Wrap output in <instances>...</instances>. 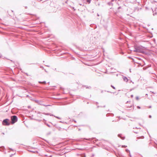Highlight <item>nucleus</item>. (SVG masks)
<instances>
[{
  "mask_svg": "<svg viewBox=\"0 0 157 157\" xmlns=\"http://www.w3.org/2000/svg\"><path fill=\"white\" fill-rule=\"evenodd\" d=\"M131 98H133V95H131Z\"/></svg>",
  "mask_w": 157,
  "mask_h": 157,
  "instance_id": "ddd939ff",
  "label": "nucleus"
},
{
  "mask_svg": "<svg viewBox=\"0 0 157 157\" xmlns=\"http://www.w3.org/2000/svg\"><path fill=\"white\" fill-rule=\"evenodd\" d=\"M127 147L126 146H125V145H122V147Z\"/></svg>",
  "mask_w": 157,
  "mask_h": 157,
  "instance_id": "1a4fd4ad",
  "label": "nucleus"
},
{
  "mask_svg": "<svg viewBox=\"0 0 157 157\" xmlns=\"http://www.w3.org/2000/svg\"><path fill=\"white\" fill-rule=\"evenodd\" d=\"M111 87H112L113 89H115V87L114 86H112V85H111Z\"/></svg>",
  "mask_w": 157,
  "mask_h": 157,
  "instance_id": "9d476101",
  "label": "nucleus"
},
{
  "mask_svg": "<svg viewBox=\"0 0 157 157\" xmlns=\"http://www.w3.org/2000/svg\"><path fill=\"white\" fill-rule=\"evenodd\" d=\"M56 117L58 119H60V118L58 117Z\"/></svg>",
  "mask_w": 157,
  "mask_h": 157,
  "instance_id": "dca6fc26",
  "label": "nucleus"
},
{
  "mask_svg": "<svg viewBox=\"0 0 157 157\" xmlns=\"http://www.w3.org/2000/svg\"><path fill=\"white\" fill-rule=\"evenodd\" d=\"M136 100H138V99H139V98H138V97H136Z\"/></svg>",
  "mask_w": 157,
  "mask_h": 157,
  "instance_id": "9b49d317",
  "label": "nucleus"
},
{
  "mask_svg": "<svg viewBox=\"0 0 157 157\" xmlns=\"http://www.w3.org/2000/svg\"><path fill=\"white\" fill-rule=\"evenodd\" d=\"M146 95H147V94H146Z\"/></svg>",
  "mask_w": 157,
  "mask_h": 157,
  "instance_id": "6ab92c4d",
  "label": "nucleus"
},
{
  "mask_svg": "<svg viewBox=\"0 0 157 157\" xmlns=\"http://www.w3.org/2000/svg\"><path fill=\"white\" fill-rule=\"evenodd\" d=\"M98 16H99V15L98 14Z\"/></svg>",
  "mask_w": 157,
  "mask_h": 157,
  "instance_id": "aec40b11",
  "label": "nucleus"
},
{
  "mask_svg": "<svg viewBox=\"0 0 157 157\" xmlns=\"http://www.w3.org/2000/svg\"><path fill=\"white\" fill-rule=\"evenodd\" d=\"M137 108L138 109H140V107L139 106H137Z\"/></svg>",
  "mask_w": 157,
  "mask_h": 157,
  "instance_id": "f8f14e48",
  "label": "nucleus"
},
{
  "mask_svg": "<svg viewBox=\"0 0 157 157\" xmlns=\"http://www.w3.org/2000/svg\"><path fill=\"white\" fill-rule=\"evenodd\" d=\"M151 106L149 107V108H151Z\"/></svg>",
  "mask_w": 157,
  "mask_h": 157,
  "instance_id": "a211bd4d",
  "label": "nucleus"
},
{
  "mask_svg": "<svg viewBox=\"0 0 157 157\" xmlns=\"http://www.w3.org/2000/svg\"><path fill=\"white\" fill-rule=\"evenodd\" d=\"M47 125L48 127H50V126L48 124H47Z\"/></svg>",
  "mask_w": 157,
  "mask_h": 157,
  "instance_id": "4468645a",
  "label": "nucleus"
},
{
  "mask_svg": "<svg viewBox=\"0 0 157 157\" xmlns=\"http://www.w3.org/2000/svg\"><path fill=\"white\" fill-rule=\"evenodd\" d=\"M85 157V155H84V156H83V157Z\"/></svg>",
  "mask_w": 157,
  "mask_h": 157,
  "instance_id": "f3484780",
  "label": "nucleus"
},
{
  "mask_svg": "<svg viewBox=\"0 0 157 157\" xmlns=\"http://www.w3.org/2000/svg\"><path fill=\"white\" fill-rule=\"evenodd\" d=\"M126 151L127 152H129L130 153V151L128 149H126Z\"/></svg>",
  "mask_w": 157,
  "mask_h": 157,
  "instance_id": "6e6552de",
  "label": "nucleus"
},
{
  "mask_svg": "<svg viewBox=\"0 0 157 157\" xmlns=\"http://www.w3.org/2000/svg\"><path fill=\"white\" fill-rule=\"evenodd\" d=\"M118 136L120 138H121L122 139L124 140V138H123L121 137V134H118Z\"/></svg>",
  "mask_w": 157,
  "mask_h": 157,
  "instance_id": "423d86ee",
  "label": "nucleus"
},
{
  "mask_svg": "<svg viewBox=\"0 0 157 157\" xmlns=\"http://www.w3.org/2000/svg\"><path fill=\"white\" fill-rule=\"evenodd\" d=\"M149 117L150 118H151V115H149Z\"/></svg>",
  "mask_w": 157,
  "mask_h": 157,
  "instance_id": "2eb2a0df",
  "label": "nucleus"
},
{
  "mask_svg": "<svg viewBox=\"0 0 157 157\" xmlns=\"http://www.w3.org/2000/svg\"><path fill=\"white\" fill-rule=\"evenodd\" d=\"M155 14H157V8H156L155 9V13H154L153 14L154 15Z\"/></svg>",
  "mask_w": 157,
  "mask_h": 157,
  "instance_id": "0eeeda50",
  "label": "nucleus"
},
{
  "mask_svg": "<svg viewBox=\"0 0 157 157\" xmlns=\"http://www.w3.org/2000/svg\"><path fill=\"white\" fill-rule=\"evenodd\" d=\"M39 83H43V84H45L46 83V82L45 81H44L43 82L39 81Z\"/></svg>",
  "mask_w": 157,
  "mask_h": 157,
  "instance_id": "39448f33",
  "label": "nucleus"
},
{
  "mask_svg": "<svg viewBox=\"0 0 157 157\" xmlns=\"http://www.w3.org/2000/svg\"><path fill=\"white\" fill-rule=\"evenodd\" d=\"M123 79L126 82H127L128 80V79L126 77L124 76L123 77Z\"/></svg>",
  "mask_w": 157,
  "mask_h": 157,
  "instance_id": "20e7f679",
  "label": "nucleus"
},
{
  "mask_svg": "<svg viewBox=\"0 0 157 157\" xmlns=\"http://www.w3.org/2000/svg\"><path fill=\"white\" fill-rule=\"evenodd\" d=\"M9 120L8 119H6L5 120H4L3 121V124L6 125H10L9 123L8 122V121H9Z\"/></svg>",
  "mask_w": 157,
  "mask_h": 157,
  "instance_id": "7ed1b4c3",
  "label": "nucleus"
},
{
  "mask_svg": "<svg viewBox=\"0 0 157 157\" xmlns=\"http://www.w3.org/2000/svg\"><path fill=\"white\" fill-rule=\"evenodd\" d=\"M134 52H141L143 53L144 52V47L142 46H138L135 47Z\"/></svg>",
  "mask_w": 157,
  "mask_h": 157,
  "instance_id": "f257e3e1",
  "label": "nucleus"
},
{
  "mask_svg": "<svg viewBox=\"0 0 157 157\" xmlns=\"http://www.w3.org/2000/svg\"><path fill=\"white\" fill-rule=\"evenodd\" d=\"M11 123L12 124H14L17 121V117L15 115L11 117Z\"/></svg>",
  "mask_w": 157,
  "mask_h": 157,
  "instance_id": "f03ea898",
  "label": "nucleus"
}]
</instances>
